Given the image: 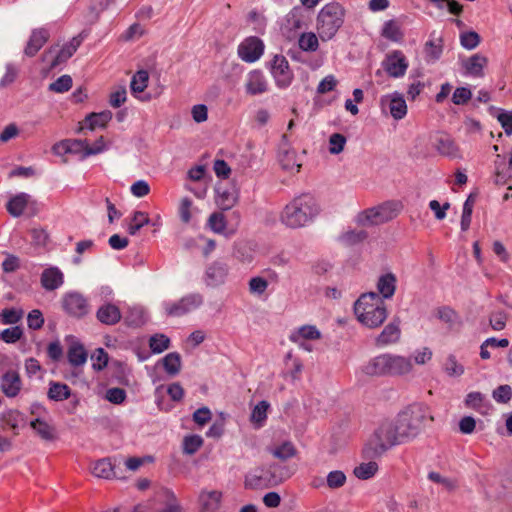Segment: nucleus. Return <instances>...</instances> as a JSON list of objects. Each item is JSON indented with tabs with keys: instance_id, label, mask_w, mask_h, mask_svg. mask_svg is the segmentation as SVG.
I'll return each instance as SVG.
<instances>
[{
	"instance_id": "1",
	"label": "nucleus",
	"mask_w": 512,
	"mask_h": 512,
	"mask_svg": "<svg viewBox=\"0 0 512 512\" xmlns=\"http://www.w3.org/2000/svg\"><path fill=\"white\" fill-rule=\"evenodd\" d=\"M430 407L423 402H414L402 409L396 420L384 421L374 431L363 448L365 459L379 458L390 448L415 439L425 428L427 422H433Z\"/></svg>"
},
{
	"instance_id": "2",
	"label": "nucleus",
	"mask_w": 512,
	"mask_h": 512,
	"mask_svg": "<svg viewBox=\"0 0 512 512\" xmlns=\"http://www.w3.org/2000/svg\"><path fill=\"white\" fill-rule=\"evenodd\" d=\"M319 213V205L313 195L303 193L293 198L281 212V222L289 228H300L312 221Z\"/></svg>"
},
{
	"instance_id": "3",
	"label": "nucleus",
	"mask_w": 512,
	"mask_h": 512,
	"mask_svg": "<svg viewBox=\"0 0 512 512\" xmlns=\"http://www.w3.org/2000/svg\"><path fill=\"white\" fill-rule=\"evenodd\" d=\"M359 322L374 329L381 326L388 316L387 307L377 292L363 293L354 304Z\"/></svg>"
},
{
	"instance_id": "4",
	"label": "nucleus",
	"mask_w": 512,
	"mask_h": 512,
	"mask_svg": "<svg viewBox=\"0 0 512 512\" xmlns=\"http://www.w3.org/2000/svg\"><path fill=\"white\" fill-rule=\"evenodd\" d=\"M344 22V9L338 3H329L319 12L317 17V30L323 41L335 36Z\"/></svg>"
},
{
	"instance_id": "5",
	"label": "nucleus",
	"mask_w": 512,
	"mask_h": 512,
	"mask_svg": "<svg viewBox=\"0 0 512 512\" xmlns=\"http://www.w3.org/2000/svg\"><path fill=\"white\" fill-rule=\"evenodd\" d=\"M289 475L287 471L277 464L270 465L267 469H256L245 476V487L258 489L262 487L276 486L282 483Z\"/></svg>"
},
{
	"instance_id": "6",
	"label": "nucleus",
	"mask_w": 512,
	"mask_h": 512,
	"mask_svg": "<svg viewBox=\"0 0 512 512\" xmlns=\"http://www.w3.org/2000/svg\"><path fill=\"white\" fill-rule=\"evenodd\" d=\"M400 211V204L394 201H387L364 210L358 216V223L365 225H379L394 219Z\"/></svg>"
},
{
	"instance_id": "7",
	"label": "nucleus",
	"mask_w": 512,
	"mask_h": 512,
	"mask_svg": "<svg viewBox=\"0 0 512 512\" xmlns=\"http://www.w3.org/2000/svg\"><path fill=\"white\" fill-rule=\"evenodd\" d=\"M203 302L204 299L200 293H192L182 297L177 302L166 303L165 311L168 316L180 317L197 309Z\"/></svg>"
},
{
	"instance_id": "8",
	"label": "nucleus",
	"mask_w": 512,
	"mask_h": 512,
	"mask_svg": "<svg viewBox=\"0 0 512 512\" xmlns=\"http://www.w3.org/2000/svg\"><path fill=\"white\" fill-rule=\"evenodd\" d=\"M381 66L390 77L401 78L406 74L409 63L401 50H393L386 54Z\"/></svg>"
},
{
	"instance_id": "9",
	"label": "nucleus",
	"mask_w": 512,
	"mask_h": 512,
	"mask_svg": "<svg viewBox=\"0 0 512 512\" xmlns=\"http://www.w3.org/2000/svg\"><path fill=\"white\" fill-rule=\"evenodd\" d=\"M6 209L15 218L20 217L25 209L29 211V216H33L38 212V204L37 201L31 199L29 194L20 192L10 198L6 204Z\"/></svg>"
},
{
	"instance_id": "10",
	"label": "nucleus",
	"mask_w": 512,
	"mask_h": 512,
	"mask_svg": "<svg viewBox=\"0 0 512 512\" xmlns=\"http://www.w3.org/2000/svg\"><path fill=\"white\" fill-rule=\"evenodd\" d=\"M264 52L263 41L256 37L250 36L244 39L238 46V56L247 63L257 61Z\"/></svg>"
},
{
	"instance_id": "11",
	"label": "nucleus",
	"mask_w": 512,
	"mask_h": 512,
	"mask_svg": "<svg viewBox=\"0 0 512 512\" xmlns=\"http://www.w3.org/2000/svg\"><path fill=\"white\" fill-rule=\"evenodd\" d=\"M62 307L65 312L76 318H81L89 312L87 299L78 292H70L64 295Z\"/></svg>"
},
{
	"instance_id": "12",
	"label": "nucleus",
	"mask_w": 512,
	"mask_h": 512,
	"mask_svg": "<svg viewBox=\"0 0 512 512\" xmlns=\"http://www.w3.org/2000/svg\"><path fill=\"white\" fill-rule=\"evenodd\" d=\"M271 73L278 87L286 88L293 80V72L283 55H275L271 64Z\"/></svg>"
},
{
	"instance_id": "13",
	"label": "nucleus",
	"mask_w": 512,
	"mask_h": 512,
	"mask_svg": "<svg viewBox=\"0 0 512 512\" xmlns=\"http://www.w3.org/2000/svg\"><path fill=\"white\" fill-rule=\"evenodd\" d=\"M306 10L302 6H295L285 17L282 30L286 33L287 38H293L295 33L306 26Z\"/></svg>"
},
{
	"instance_id": "14",
	"label": "nucleus",
	"mask_w": 512,
	"mask_h": 512,
	"mask_svg": "<svg viewBox=\"0 0 512 512\" xmlns=\"http://www.w3.org/2000/svg\"><path fill=\"white\" fill-rule=\"evenodd\" d=\"M53 152L56 155L74 154L79 157V160H84L88 156H84L88 150V141L81 139H66L56 143L53 146Z\"/></svg>"
},
{
	"instance_id": "15",
	"label": "nucleus",
	"mask_w": 512,
	"mask_h": 512,
	"mask_svg": "<svg viewBox=\"0 0 512 512\" xmlns=\"http://www.w3.org/2000/svg\"><path fill=\"white\" fill-rule=\"evenodd\" d=\"M410 358L386 353V376H399L407 374L412 369Z\"/></svg>"
},
{
	"instance_id": "16",
	"label": "nucleus",
	"mask_w": 512,
	"mask_h": 512,
	"mask_svg": "<svg viewBox=\"0 0 512 512\" xmlns=\"http://www.w3.org/2000/svg\"><path fill=\"white\" fill-rule=\"evenodd\" d=\"M400 335V320L396 318L392 322L388 323L381 333L375 338V345L377 347H383L396 343L400 339Z\"/></svg>"
},
{
	"instance_id": "17",
	"label": "nucleus",
	"mask_w": 512,
	"mask_h": 512,
	"mask_svg": "<svg viewBox=\"0 0 512 512\" xmlns=\"http://www.w3.org/2000/svg\"><path fill=\"white\" fill-rule=\"evenodd\" d=\"M386 103L389 104L390 113L394 119L400 120L407 114V105L402 94L394 92L392 95L383 96L381 105Z\"/></svg>"
},
{
	"instance_id": "18",
	"label": "nucleus",
	"mask_w": 512,
	"mask_h": 512,
	"mask_svg": "<svg viewBox=\"0 0 512 512\" xmlns=\"http://www.w3.org/2000/svg\"><path fill=\"white\" fill-rule=\"evenodd\" d=\"M228 275V266L221 261H215L209 265L205 272V282L208 286H218L224 283Z\"/></svg>"
},
{
	"instance_id": "19",
	"label": "nucleus",
	"mask_w": 512,
	"mask_h": 512,
	"mask_svg": "<svg viewBox=\"0 0 512 512\" xmlns=\"http://www.w3.org/2000/svg\"><path fill=\"white\" fill-rule=\"evenodd\" d=\"M50 37L49 31L45 28L34 29L30 35L24 53L28 57L35 56L45 45Z\"/></svg>"
},
{
	"instance_id": "20",
	"label": "nucleus",
	"mask_w": 512,
	"mask_h": 512,
	"mask_svg": "<svg viewBox=\"0 0 512 512\" xmlns=\"http://www.w3.org/2000/svg\"><path fill=\"white\" fill-rule=\"evenodd\" d=\"M487 64V57L480 53L473 54L472 56L462 60V67L465 69V74L473 77H483V69Z\"/></svg>"
},
{
	"instance_id": "21",
	"label": "nucleus",
	"mask_w": 512,
	"mask_h": 512,
	"mask_svg": "<svg viewBox=\"0 0 512 512\" xmlns=\"http://www.w3.org/2000/svg\"><path fill=\"white\" fill-rule=\"evenodd\" d=\"M22 388V381L18 372L7 371L2 375V393L7 397H16Z\"/></svg>"
},
{
	"instance_id": "22",
	"label": "nucleus",
	"mask_w": 512,
	"mask_h": 512,
	"mask_svg": "<svg viewBox=\"0 0 512 512\" xmlns=\"http://www.w3.org/2000/svg\"><path fill=\"white\" fill-rule=\"evenodd\" d=\"M435 147L437 151L443 156L450 158H461L460 149L450 135H439L436 138Z\"/></svg>"
},
{
	"instance_id": "23",
	"label": "nucleus",
	"mask_w": 512,
	"mask_h": 512,
	"mask_svg": "<svg viewBox=\"0 0 512 512\" xmlns=\"http://www.w3.org/2000/svg\"><path fill=\"white\" fill-rule=\"evenodd\" d=\"M63 273L57 267L45 269L41 274V285L48 291H53L63 284Z\"/></svg>"
},
{
	"instance_id": "24",
	"label": "nucleus",
	"mask_w": 512,
	"mask_h": 512,
	"mask_svg": "<svg viewBox=\"0 0 512 512\" xmlns=\"http://www.w3.org/2000/svg\"><path fill=\"white\" fill-rule=\"evenodd\" d=\"M97 319L106 325H115L121 320L120 309L111 303H106L99 307L96 313Z\"/></svg>"
},
{
	"instance_id": "25",
	"label": "nucleus",
	"mask_w": 512,
	"mask_h": 512,
	"mask_svg": "<svg viewBox=\"0 0 512 512\" xmlns=\"http://www.w3.org/2000/svg\"><path fill=\"white\" fill-rule=\"evenodd\" d=\"M362 372L368 376H386V353L371 358L363 365Z\"/></svg>"
},
{
	"instance_id": "26",
	"label": "nucleus",
	"mask_w": 512,
	"mask_h": 512,
	"mask_svg": "<svg viewBox=\"0 0 512 512\" xmlns=\"http://www.w3.org/2000/svg\"><path fill=\"white\" fill-rule=\"evenodd\" d=\"M379 296L384 299H390L396 290V277L393 273L381 275L377 282Z\"/></svg>"
},
{
	"instance_id": "27",
	"label": "nucleus",
	"mask_w": 512,
	"mask_h": 512,
	"mask_svg": "<svg viewBox=\"0 0 512 512\" xmlns=\"http://www.w3.org/2000/svg\"><path fill=\"white\" fill-rule=\"evenodd\" d=\"M92 473L99 478L111 479L118 478L115 464L112 463L110 458L98 460L93 468Z\"/></svg>"
},
{
	"instance_id": "28",
	"label": "nucleus",
	"mask_w": 512,
	"mask_h": 512,
	"mask_svg": "<svg viewBox=\"0 0 512 512\" xmlns=\"http://www.w3.org/2000/svg\"><path fill=\"white\" fill-rule=\"evenodd\" d=\"M435 316L453 329L456 325L461 326L462 321L459 314L450 306H441L435 310Z\"/></svg>"
},
{
	"instance_id": "29",
	"label": "nucleus",
	"mask_w": 512,
	"mask_h": 512,
	"mask_svg": "<svg viewBox=\"0 0 512 512\" xmlns=\"http://www.w3.org/2000/svg\"><path fill=\"white\" fill-rule=\"evenodd\" d=\"M222 494L218 491L202 492L199 496L202 512H215L220 505Z\"/></svg>"
},
{
	"instance_id": "30",
	"label": "nucleus",
	"mask_w": 512,
	"mask_h": 512,
	"mask_svg": "<svg viewBox=\"0 0 512 512\" xmlns=\"http://www.w3.org/2000/svg\"><path fill=\"white\" fill-rule=\"evenodd\" d=\"M267 90V83L260 71H253L246 83V91L251 95L264 93Z\"/></svg>"
},
{
	"instance_id": "31",
	"label": "nucleus",
	"mask_w": 512,
	"mask_h": 512,
	"mask_svg": "<svg viewBox=\"0 0 512 512\" xmlns=\"http://www.w3.org/2000/svg\"><path fill=\"white\" fill-rule=\"evenodd\" d=\"M321 338V333L314 325H303L294 331L289 339L294 343H299L300 340H316Z\"/></svg>"
},
{
	"instance_id": "32",
	"label": "nucleus",
	"mask_w": 512,
	"mask_h": 512,
	"mask_svg": "<svg viewBox=\"0 0 512 512\" xmlns=\"http://www.w3.org/2000/svg\"><path fill=\"white\" fill-rule=\"evenodd\" d=\"M47 396L53 401H63L71 397V389L65 383L50 381Z\"/></svg>"
},
{
	"instance_id": "33",
	"label": "nucleus",
	"mask_w": 512,
	"mask_h": 512,
	"mask_svg": "<svg viewBox=\"0 0 512 512\" xmlns=\"http://www.w3.org/2000/svg\"><path fill=\"white\" fill-rule=\"evenodd\" d=\"M381 36L397 43L402 42L404 39V33L395 20H388L384 23L381 30Z\"/></svg>"
},
{
	"instance_id": "34",
	"label": "nucleus",
	"mask_w": 512,
	"mask_h": 512,
	"mask_svg": "<svg viewBox=\"0 0 512 512\" xmlns=\"http://www.w3.org/2000/svg\"><path fill=\"white\" fill-rule=\"evenodd\" d=\"M87 352L82 344L73 343L70 345L67 353L69 363L74 366H82L87 361Z\"/></svg>"
},
{
	"instance_id": "35",
	"label": "nucleus",
	"mask_w": 512,
	"mask_h": 512,
	"mask_svg": "<svg viewBox=\"0 0 512 512\" xmlns=\"http://www.w3.org/2000/svg\"><path fill=\"white\" fill-rule=\"evenodd\" d=\"M279 162H280L282 169H284L286 171H290V172H293L294 170L296 172L300 171L301 164L296 162V152L294 150H290L288 148L280 150Z\"/></svg>"
},
{
	"instance_id": "36",
	"label": "nucleus",
	"mask_w": 512,
	"mask_h": 512,
	"mask_svg": "<svg viewBox=\"0 0 512 512\" xmlns=\"http://www.w3.org/2000/svg\"><path fill=\"white\" fill-rule=\"evenodd\" d=\"M30 426L43 440L52 441L55 439V429L40 418L32 420Z\"/></svg>"
},
{
	"instance_id": "37",
	"label": "nucleus",
	"mask_w": 512,
	"mask_h": 512,
	"mask_svg": "<svg viewBox=\"0 0 512 512\" xmlns=\"http://www.w3.org/2000/svg\"><path fill=\"white\" fill-rule=\"evenodd\" d=\"M112 112L104 110L99 113H91L85 118V122L90 130H94L96 127H105L106 124L112 119Z\"/></svg>"
},
{
	"instance_id": "38",
	"label": "nucleus",
	"mask_w": 512,
	"mask_h": 512,
	"mask_svg": "<svg viewBox=\"0 0 512 512\" xmlns=\"http://www.w3.org/2000/svg\"><path fill=\"white\" fill-rule=\"evenodd\" d=\"M125 323L130 327H140L145 324L146 316L144 309L139 306L131 307L125 315Z\"/></svg>"
},
{
	"instance_id": "39",
	"label": "nucleus",
	"mask_w": 512,
	"mask_h": 512,
	"mask_svg": "<svg viewBox=\"0 0 512 512\" xmlns=\"http://www.w3.org/2000/svg\"><path fill=\"white\" fill-rule=\"evenodd\" d=\"M163 367L167 374L175 376L181 369V356L177 352L168 353L163 359Z\"/></svg>"
},
{
	"instance_id": "40",
	"label": "nucleus",
	"mask_w": 512,
	"mask_h": 512,
	"mask_svg": "<svg viewBox=\"0 0 512 512\" xmlns=\"http://www.w3.org/2000/svg\"><path fill=\"white\" fill-rule=\"evenodd\" d=\"M299 48L304 52H315L319 48V41L315 33H301L298 39Z\"/></svg>"
},
{
	"instance_id": "41",
	"label": "nucleus",
	"mask_w": 512,
	"mask_h": 512,
	"mask_svg": "<svg viewBox=\"0 0 512 512\" xmlns=\"http://www.w3.org/2000/svg\"><path fill=\"white\" fill-rule=\"evenodd\" d=\"M374 458L369 459L367 463H362L354 468V475L361 480H367L372 478L378 471V464L372 461Z\"/></svg>"
},
{
	"instance_id": "42",
	"label": "nucleus",
	"mask_w": 512,
	"mask_h": 512,
	"mask_svg": "<svg viewBox=\"0 0 512 512\" xmlns=\"http://www.w3.org/2000/svg\"><path fill=\"white\" fill-rule=\"evenodd\" d=\"M148 81H149V75L146 70L137 71L134 74V76L132 77V80L130 83L131 92L134 95L144 92L145 88L148 85Z\"/></svg>"
},
{
	"instance_id": "43",
	"label": "nucleus",
	"mask_w": 512,
	"mask_h": 512,
	"mask_svg": "<svg viewBox=\"0 0 512 512\" xmlns=\"http://www.w3.org/2000/svg\"><path fill=\"white\" fill-rule=\"evenodd\" d=\"M150 223L148 215L143 211H135L133 213L132 221L128 226V233L130 235H136L137 232Z\"/></svg>"
},
{
	"instance_id": "44",
	"label": "nucleus",
	"mask_w": 512,
	"mask_h": 512,
	"mask_svg": "<svg viewBox=\"0 0 512 512\" xmlns=\"http://www.w3.org/2000/svg\"><path fill=\"white\" fill-rule=\"evenodd\" d=\"M170 339L164 334H155L149 339V347L153 353L159 354L168 349Z\"/></svg>"
},
{
	"instance_id": "45",
	"label": "nucleus",
	"mask_w": 512,
	"mask_h": 512,
	"mask_svg": "<svg viewBox=\"0 0 512 512\" xmlns=\"http://www.w3.org/2000/svg\"><path fill=\"white\" fill-rule=\"evenodd\" d=\"M203 445V439L199 435L185 436L183 439V452L188 455L195 454Z\"/></svg>"
},
{
	"instance_id": "46",
	"label": "nucleus",
	"mask_w": 512,
	"mask_h": 512,
	"mask_svg": "<svg viewBox=\"0 0 512 512\" xmlns=\"http://www.w3.org/2000/svg\"><path fill=\"white\" fill-rule=\"evenodd\" d=\"M272 454L274 457L285 461L295 456L296 448L292 444V442L286 441L282 443L280 446L276 447L274 450H272Z\"/></svg>"
},
{
	"instance_id": "47",
	"label": "nucleus",
	"mask_w": 512,
	"mask_h": 512,
	"mask_svg": "<svg viewBox=\"0 0 512 512\" xmlns=\"http://www.w3.org/2000/svg\"><path fill=\"white\" fill-rule=\"evenodd\" d=\"M507 322V313L504 310L492 311L489 315L490 327L495 331H501L505 328Z\"/></svg>"
},
{
	"instance_id": "48",
	"label": "nucleus",
	"mask_w": 512,
	"mask_h": 512,
	"mask_svg": "<svg viewBox=\"0 0 512 512\" xmlns=\"http://www.w3.org/2000/svg\"><path fill=\"white\" fill-rule=\"evenodd\" d=\"M72 78L70 75H62L60 76L57 80H55L54 82H52L50 85H49V90L50 91H53V92H56V93H64V92H67L71 89L72 87Z\"/></svg>"
},
{
	"instance_id": "49",
	"label": "nucleus",
	"mask_w": 512,
	"mask_h": 512,
	"mask_svg": "<svg viewBox=\"0 0 512 512\" xmlns=\"http://www.w3.org/2000/svg\"><path fill=\"white\" fill-rule=\"evenodd\" d=\"M442 51V45L435 43L433 40H429L425 43L424 52L428 62L437 61L441 57Z\"/></svg>"
},
{
	"instance_id": "50",
	"label": "nucleus",
	"mask_w": 512,
	"mask_h": 512,
	"mask_svg": "<svg viewBox=\"0 0 512 512\" xmlns=\"http://www.w3.org/2000/svg\"><path fill=\"white\" fill-rule=\"evenodd\" d=\"M92 367L96 371L103 370L109 361L108 353L103 348H97L91 355Z\"/></svg>"
},
{
	"instance_id": "51",
	"label": "nucleus",
	"mask_w": 512,
	"mask_h": 512,
	"mask_svg": "<svg viewBox=\"0 0 512 512\" xmlns=\"http://www.w3.org/2000/svg\"><path fill=\"white\" fill-rule=\"evenodd\" d=\"M208 226L217 234H223L226 229L225 216L222 213H212L208 219Z\"/></svg>"
},
{
	"instance_id": "52",
	"label": "nucleus",
	"mask_w": 512,
	"mask_h": 512,
	"mask_svg": "<svg viewBox=\"0 0 512 512\" xmlns=\"http://www.w3.org/2000/svg\"><path fill=\"white\" fill-rule=\"evenodd\" d=\"M24 315L21 308H6L2 309V323L3 324H16Z\"/></svg>"
},
{
	"instance_id": "53",
	"label": "nucleus",
	"mask_w": 512,
	"mask_h": 512,
	"mask_svg": "<svg viewBox=\"0 0 512 512\" xmlns=\"http://www.w3.org/2000/svg\"><path fill=\"white\" fill-rule=\"evenodd\" d=\"M480 40L481 38L479 34L475 31L464 32L460 35V43L467 50L476 48L479 45Z\"/></svg>"
},
{
	"instance_id": "54",
	"label": "nucleus",
	"mask_w": 512,
	"mask_h": 512,
	"mask_svg": "<svg viewBox=\"0 0 512 512\" xmlns=\"http://www.w3.org/2000/svg\"><path fill=\"white\" fill-rule=\"evenodd\" d=\"M444 370L449 376L458 377L464 373L463 365L459 364L454 355H449L444 364Z\"/></svg>"
},
{
	"instance_id": "55",
	"label": "nucleus",
	"mask_w": 512,
	"mask_h": 512,
	"mask_svg": "<svg viewBox=\"0 0 512 512\" xmlns=\"http://www.w3.org/2000/svg\"><path fill=\"white\" fill-rule=\"evenodd\" d=\"M75 53L74 46L64 45L57 53L50 63V68L54 69L58 65L66 62Z\"/></svg>"
},
{
	"instance_id": "56",
	"label": "nucleus",
	"mask_w": 512,
	"mask_h": 512,
	"mask_svg": "<svg viewBox=\"0 0 512 512\" xmlns=\"http://www.w3.org/2000/svg\"><path fill=\"white\" fill-rule=\"evenodd\" d=\"M346 137L340 133H334L329 138V152L331 154H339L344 150Z\"/></svg>"
},
{
	"instance_id": "57",
	"label": "nucleus",
	"mask_w": 512,
	"mask_h": 512,
	"mask_svg": "<svg viewBox=\"0 0 512 512\" xmlns=\"http://www.w3.org/2000/svg\"><path fill=\"white\" fill-rule=\"evenodd\" d=\"M269 403L265 400L260 401L252 410L251 420L255 423H262L267 418Z\"/></svg>"
},
{
	"instance_id": "58",
	"label": "nucleus",
	"mask_w": 512,
	"mask_h": 512,
	"mask_svg": "<svg viewBox=\"0 0 512 512\" xmlns=\"http://www.w3.org/2000/svg\"><path fill=\"white\" fill-rule=\"evenodd\" d=\"M327 486L331 489H337L342 487L346 482V475L343 471L335 470L331 471L327 475Z\"/></svg>"
},
{
	"instance_id": "59",
	"label": "nucleus",
	"mask_w": 512,
	"mask_h": 512,
	"mask_svg": "<svg viewBox=\"0 0 512 512\" xmlns=\"http://www.w3.org/2000/svg\"><path fill=\"white\" fill-rule=\"evenodd\" d=\"M27 325L32 330H39L43 327L44 317L39 309H34L28 313Z\"/></svg>"
},
{
	"instance_id": "60",
	"label": "nucleus",
	"mask_w": 512,
	"mask_h": 512,
	"mask_svg": "<svg viewBox=\"0 0 512 512\" xmlns=\"http://www.w3.org/2000/svg\"><path fill=\"white\" fill-rule=\"evenodd\" d=\"M484 403V395L480 392H470L465 398V405L477 411H481Z\"/></svg>"
},
{
	"instance_id": "61",
	"label": "nucleus",
	"mask_w": 512,
	"mask_h": 512,
	"mask_svg": "<svg viewBox=\"0 0 512 512\" xmlns=\"http://www.w3.org/2000/svg\"><path fill=\"white\" fill-rule=\"evenodd\" d=\"M2 255L5 256V259L2 261V271L10 273L20 268L21 262L19 257L7 252H2Z\"/></svg>"
},
{
	"instance_id": "62",
	"label": "nucleus",
	"mask_w": 512,
	"mask_h": 512,
	"mask_svg": "<svg viewBox=\"0 0 512 512\" xmlns=\"http://www.w3.org/2000/svg\"><path fill=\"white\" fill-rule=\"evenodd\" d=\"M368 237V233L365 230H351L342 235V240L348 245H354L364 241Z\"/></svg>"
},
{
	"instance_id": "63",
	"label": "nucleus",
	"mask_w": 512,
	"mask_h": 512,
	"mask_svg": "<svg viewBox=\"0 0 512 512\" xmlns=\"http://www.w3.org/2000/svg\"><path fill=\"white\" fill-rule=\"evenodd\" d=\"M219 198L217 203L222 210H229L236 203L237 197L235 194L228 191L220 192V188L217 189Z\"/></svg>"
},
{
	"instance_id": "64",
	"label": "nucleus",
	"mask_w": 512,
	"mask_h": 512,
	"mask_svg": "<svg viewBox=\"0 0 512 512\" xmlns=\"http://www.w3.org/2000/svg\"><path fill=\"white\" fill-rule=\"evenodd\" d=\"M492 396L499 403H507L512 397V388L509 385H500L493 391Z\"/></svg>"
}]
</instances>
